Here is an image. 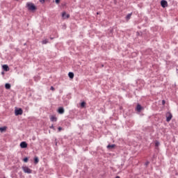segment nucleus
Segmentation results:
<instances>
[{
	"label": "nucleus",
	"instance_id": "obj_9",
	"mask_svg": "<svg viewBox=\"0 0 178 178\" xmlns=\"http://www.w3.org/2000/svg\"><path fill=\"white\" fill-rule=\"evenodd\" d=\"M21 148H27V143L26 142H22L20 143Z\"/></svg>",
	"mask_w": 178,
	"mask_h": 178
},
{
	"label": "nucleus",
	"instance_id": "obj_28",
	"mask_svg": "<svg viewBox=\"0 0 178 178\" xmlns=\"http://www.w3.org/2000/svg\"><path fill=\"white\" fill-rule=\"evenodd\" d=\"M115 178H120V177H119V176H117Z\"/></svg>",
	"mask_w": 178,
	"mask_h": 178
},
{
	"label": "nucleus",
	"instance_id": "obj_5",
	"mask_svg": "<svg viewBox=\"0 0 178 178\" xmlns=\"http://www.w3.org/2000/svg\"><path fill=\"white\" fill-rule=\"evenodd\" d=\"M161 5L162 8H168V1H166L165 0H162L161 1Z\"/></svg>",
	"mask_w": 178,
	"mask_h": 178
},
{
	"label": "nucleus",
	"instance_id": "obj_15",
	"mask_svg": "<svg viewBox=\"0 0 178 178\" xmlns=\"http://www.w3.org/2000/svg\"><path fill=\"white\" fill-rule=\"evenodd\" d=\"M38 162H40V159H38V157H35L34 158V163H35V165H37V163H38Z\"/></svg>",
	"mask_w": 178,
	"mask_h": 178
},
{
	"label": "nucleus",
	"instance_id": "obj_4",
	"mask_svg": "<svg viewBox=\"0 0 178 178\" xmlns=\"http://www.w3.org/2000/svg\"><path fill=\"white\" fill-rule=\"evenodd\" d=\"M166 121L167 122H170V120H172V118H173V115H172V113H168L166 114Z\"/></svg>",
	"mask_w": 178,
	"mask_h": 178
},
{
	"label": "nucleus",
	"instance_id": "obj_13",
	"mask_svg": "<svg viewBox=\"0 0 178 178\" xmlns=\"http://www.w3.org/2000/svg\"><path fill=\"white\" fill-rule=\"evenodd\" d=\"M68 76L70 79H73V77H74V74L73 72H69Z\"/></svg>",
	"mask_w": 178,
	"mask_h": 178
},
{
	"label": "nucleus",
	"instance_id": "obj_8",
	"mask_svg": "<svg viewBox=\"0 0 178 178\" xmlns=\"http://www.w3.org/2000/svg\"><path fill=\"white\" fill-rule=\"evenodd\" d=\"M50 120L51 122H56V120H58V118L55 115H51Z\"/></svg>",
	"mask_w": 178,
	"mask_h": 178
},
{
	"label": "nucleus",
	"instance_id": "obj_18",
	"mask_svg": "<svg viewBox=\"0 0 178 178\" xmlns=\"http://www.w3.org/2000/svg\"><path fill=\"white\" fill-rule=\"evenodd\" d=\"M42 44H48V40L47 39H44L42 41Z\"/></svg>",
	"mask_w": 178,
	"mask_h": 178
},
{
	"label": "nucleus",
	"instance_id": "obj_27",
	"mask_svg": "<svg viewBox=\"0 0 178 178\" xmlns=\"http://www.w3.org/2000/svg\"><path fill=\"white\" fill-rule=\"evenodd\" d=\"M165 100H163V101H162L163 105H165Z\"/></svg>",
	"mask_w": 178,
	"mask_h": 178
},
{
	"label": "nucleus",
	"instance_id": "obj_24",
	"mask_svg": "<svg viewBox=\"0 0 178 178\" xmlns=\"http://www.w3.org/2000/svg\"><path fill=\"white\" fill-rule=\"evenodd\" d=\"M58 131H62V127H59L58 128Z\"/></svg>",
	"mask_w": 178,
	"mask_h": 178
},
{
	"label": "nucleus",
	"instance_id": "obj_3",
	"mask_svg": "<svg viewBox=\"0 0 178 178\" xmlns=\"http://www.w3.org/2000/svg\"><path fill=\"white\" fill-rule=\"evenodd\" d=\"M15 116H19V115H23V110L22 108L15 110Z\"/></svg>",
	"mask_w": 178,
	"mask_h": 178
},
{
	"label": "nucleus",
	"instance_id": "obj_22",
	"mask_svg": "<svg viewBox=\"0 0 178 178\" xmlns=\"http://www.w3.org/2000/svg\"><path fill=\"white\" fill-rule=\"evenodd\" d=\"M50 89L51 90V91H55V88H54V86H51Z\"/></svg>",
	"mask_w": 178,
	"mask_h": 178
},
{
	"label": "nucleus",
	"instance_id": "obj_10",
	"mask_svg": "<svg viewBox=\"0 0 178 178\" xmlns=\"http://www.w3.org/2000/svg\"><path fill=\"white\" fill-rule=\"evenodd\" d=\"M3 69L5 70V72H9V66H8V65H3Z\"/></svg>",
	"mask_w": 178,
	"mask_h": 178
},
{
	"label": "nucleus",
	"instance_id": "obj_7",
	"mask_svg": "<svg viewBox=\"0 0 178 178\" xmlns=\"http://www.w3.org/2000/svg\"><path fill=\"white\" fill-rule=\"evenodd\" d=\"M58 113H60V115L65 113V108H63V107H60L58 110Z\"/></svg>",
	"mask_w": 178,
	"mask_h": 178
},
{
	"label": "nucleus",
	"instance_id": "obj_17",
	"mask_svg": "<svg viewBox=\"0 0 178 178\" xmlns=\"http://www.w3.org/2000/svg\"><path fill=\"white\" fill-rule=\"evenodd\" d=\"M131 17V13H129L127 15L126 19L127 20H130V18Z\"/></svg>",
	"mask_w": 178,
	"mask_h": 178
},
{
	"label": "nucleus",
	"instance_id": "obj_26",
	"mask_svg": "<svg viewBox=\"0 0 178 178\" xmlns=\"http://www.w3.org/2000/svg\"><path fill=\"white\" fill-rule=\"evenodd\" d=\"M50 129H55V127H54V125H51V126L50 127Z\"/></svg>",
	"mask_w": 178,
	"mask_h": 178
},
{
	"label": "nucleus",
	"instance_id": "obj_1",
	"mask_svg": "<svg viewBox=\"0 0 178 178\" xmlns=\"http://www.w3.org/2000/svg\"><path fill=\"white\" fill-rule=\"evenodd\" d=\"M29 10H35L37 8H35V6H34V3H27L26 4Z\"/></svg>",
	"mask_w": 178,
	"mask_h": 178
},
{
	"label": "nucleus",
	"instance_id": "obj_2",
	"mask_svg": "<svg viewBox=\"0 0 178 178\" xmlns=\"http://www.w3.org/2000/svg\"><path fill=\"white\" fill-rule=\"evenodd\" d=\"M22 170H24V173H28V174H30V173H32L33 170L30 168H29V167H22Z\"/></svg>",
	"mask_w": 178,
	"mask_h": 178
},
{
	"label": "nucleus",
	"instance_id": "obj_6",
	"mask_svg": "<svg viewBox=\"0 0 178 178\" xmlns=\"http://www.w3.org/2000/svg\"><path fill=\"white\" fill-rule=\"evenodd\" d=\"M62 17H63V19H69V17H70V15L66 14V12H63V13H62Z\"/></svg>",
	"mask_w": 178,
	"mask_h": 178
},
{
	"label": "nucleus",
	"instance_id": "obj_21",
	"mask_svg": "<svg viewBox=\"0 0 178 178\" xmlns=\"http://www.w3.org/2000/svg\"><path fill=\"white\" fill-rule=\"evenodd\" d=\"M24 162H25V163L29 162V158L25 157V158L24 159Z\"/></svg>",
	"mask_w": 178,
	"mask_h": 178
},
{
	"label": "nucleus",
	"instance_id": "obj_23",
	"mask_svg": "<svg viewBox=\"0 0 178 178\" xmlns=\"http://www.w3.org/2000/svg\"><path fill=\"white\" fill-rule=\"evenodd\" d=\"M40 3H44L45 2V0H40Z\"/></svg>",
	"mask_w": 178,
	"mask_h": 178
},
{
	"label": "nucleus",
	"instance_id": "obj_19",
	"mask_svg": "<svg viewBox=\"0 0 178 178\" xmlns=\"http://www.w3.org/2000/svg\"><path fill=\"white\" fill-rule=\"evenodd\" d=\"M81 108H84V106H86V102H81Z\"/></svg>",
	"mask_w": 178,
	"mask_h": 178
},
{
	"label": "nucleus",
	"instance_id": "obj_14",
	"mask_svg": "<svg viewBox=\"0 0 178 178\" xmlns=\"http://www.w3.org/2000/svg\"><path fill=\"white\" fill-rule=\"evenodd\" d=\"M5 88L6 90H10V83H6Z\"/></svg>",
	"mask_w": 178,
	"mask_h": 178
},
{
	"label": "nucleus",
	"instance_id": "obj_20",
	"mask_svg": "<svg viewBox=\"0 0 178 178\" xmlns=\"http://www.w3.org/2000/svg\"><path fill=\"white\" fill-rule=\"evenodd\" d=\"M159 145H160V143L158 140L155 141V147H158Z\"/></svg>",
	"mask_w": 178,
	"mask_h": 178
},
{
	"label": "nucleus",
	"instance_id": "obj_11",
	"mask_svg": "<svg viewBox=\"0 0 178 178\" xmlns=\"http://www.w3.org/2000/svg\"><path fill=\"white\" fill-rule=\"evenodd\" d=\"M116 147V145H108L107 146L108 149H113Z\"/></svg>",
	"mask_w": 178,
	"mask_h": 178
},
{
	"label": "nucleus",
	"instance_id": "obj_25",
	"mask_svg": "<svg viewBox=\"0 0 178 178\" xmlns=\"http://www.w3.org/2000/svg\"><path fill=\"white\" fill-rule=\"evenodd\" d=\"M60 2V0H56V3H59Z\"/></svg>",
	"mask_w": 178,
	"mask_h": 178
},
{
	"label": "nucleus",
	"instance_id": "obj_16",
	"mask_svg": "<svg viewBox=\"0 0 178 178\" xmlns=\"http://www.w3.org/2000/svg\"><path fill=\"white\" fill-rule=\"evenodd\" d=\"M0 131H1V133L3 131H6V127H0Z\"/></svg>",
	"mask_w": 178,
	"mask_h": 178
},
{
	"label": "nucleus",
	"instance_id": "obj_12",
	"mask_svg": "<svg viewBox=\"0 0 178 178\" xmlns=\"http://www.w3.org/2000/svg\"><path fill=\"white\" fill-rule=\"evenodd\" d=\"M141 109H143V107H141V105L138 104L137 106H136V111L138 112H141Z\"/></svg>",
	"mask_w": 178,
	"mask_h": 178
}]
</instances>
